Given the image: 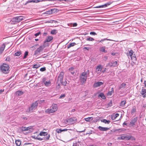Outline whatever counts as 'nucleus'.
Instances as JSON below:
<instances>
[{
  "label": "nucleus",
  "mask_w": 146,
  "mask_h": 146,
  "mask_svg": "<svg viewBox=\"0 0 146 146\" xmlns=\"http://www.w3.org/2000/svg\"><path fill=\"white\" fill-rule=\"evenodd\" d=\"M9 65L5 63H3L0 67L1 72L5 74H7L9 72Z\"/></svg>",
  "instance_id": "obj_1"
},
{
  "label": "nucleus",
  "mask_w": 146,
  "mask_h": 146,
  "mask_svg": "<svg viewBox=\"0 0 146 146\" xmlns=\"http://www.w3.org/2000/svg\"><path fill=\"white\" fill-rule=\"evenodd\" d=\"M89 74V70L82 72L80 75V79L82 82L83 83L85 82L87 78V75Z\"/></svg>",
  "instance_id": "obj_2"
},
{
  "label": "nucleus",
  "mask_w": 146,
  "mask_h": 146,
  "mask_svg": "<svg viewBox=\"0 0 146 146\" xmlns=\"http://www.w3.org/2000/svg\"><path fill=\"white\" fill-rule=\"evenodd\" d=\"M64 73L63 72H61L59 74L58 77V80L60 81L61 84L63 86L66 85L67 82L66 81L63 82Z\"/></svg>",
  "instance_id": "obj_3"
},
{
  "label": "nucleus",
  "mask_w": 146,
  "mask_h": 146,
  "mask_svg": "<svg viewBox=\"0 0 146 146\" xmlns=\"http://www.w3.org/2000/svg\"><path fill=\"white\" fill-rule=\"evenodd\" d=\"M38 105V103L37 101L35 102L34 103H33L31 106L27 110L26 112L28 113L33 112V111L36 109Z\"/></svg>",
  "instance_id": "obj_4"
},
{
  "label": "nucleus",
  "mask_w": 146,
  "mask_h": 146,
  "mask_svg": "<svg viewBox=\"0 0 146 146\" xmlns=\"http://www.w3.org/2000/svg\"><path fill=\"white\" fill-rule=\"evenodd\" d=\"M57 105L55 104H54L53 105L52 107H51L50 108L47 109L45 111V112L46 113H50L56 111L57 110Z\"/></svg>",
  "instance_id": "obj_5"
},
{
  "label": "nucleus",
  "mask_w": 146,
  "mask_h": 146,
  "mask_svg": "<svg viewBox=\"0 0 146 146\" xmlns=\"http://www.w3.org/2000/svg\"><path fill=\"white\" fill-rule=\"evenodd\" d=\"M44 48L43 46H40L39 48L35 51L34 55L37 56L40 54V53L41 52Z\"/></svg>",
  "instance_id": "obj_6"
},
{
  "label": "nucleus",
  "mask_w": 146,
  "mask_h": 146,
  "mask_svg": "<svg viewBox=\"0 0 146 146\" xmlns=\"http://www.w3.org/2000/svg\"><path fill=\"white\" fill-rule=\"evenodd\" d=\"M24 17L22 16L14 17L13 19L14 21L16 22H19L23 20Z\"/></svg>",
  "instance_id": "obj_7"
},
{
  "label": "nucleus",
  "mask_w": 146,
  "mask_h": 146,
  "mask_svg": "<svg viewBox=\"0 0 146 146\" xmlns=\"http://www.w3.org/2000/svg\"><path fill=\"white\" fill-rule=\"evenodd\" d=\"M107 66H110V67H115L117 66V62L116 61H111L110 62H109Z\"/></svg>",
  "instance_id": "obj_8"
},
{
  "label": "nucleus",
  "mask_w": 146,
  "mask_h": 146,
  "mask_svg": "<svg viewBox=\"0 0 146 146\" xmlns=\"http://www.w3.org/2000/svg\"><path fill=\"white\" fill-rule=\"evenodd\" d=\"M129 136L127 135L123 134L121 135L120 137H118V139L119 140H128L129 139Z\"/></svg>",
  "instance_id": "obj_9"
},
{
  "label": "nucleus",
  "mask_w": 146,
  "mask_h": 146,
  "mask_svg": "<svg viewBox=\"0 0 146 146\" xmlns=\"http://www.w3.org/2000/svg\"><path fill=\"white\" fill-rule=\"evenodd\" d=\"M137 117H136L132 119L130 122V124L131 126H133L135 125L136 122L137 120Z\"/></svg>",
  "instance_id": "obj_10"
},
{
  "label": "nucleus",
  "mask_w": 146,
  "mask_h": 146,
  "mask_svg": "<svg viewBox=\"0 0 146 146\" xmlns=\"http://www.w3.org/2000/svg\"><path fill=\"white\" fill-rule=\"evenodd\" d=\"M76 121V119L75 118H70L68 119L67 121L70 124H72L75 123Z\"/></svg>",
  "instance_id": "obj_11"
},
{
  "label": "nucleus",
  "mask_w": 146,
  "mask_h": 146,
  "mask_svg": "<svg viewBox=\"0 0 146 146\" xmlns=\"http://www.w3.org/2000/svg\"><path fill=\"white\" fill-rule=\"evenodd\" d=\"M140 93L143 98L146 97V89L144 88H142Z\"/></svg>",
  "instance_id": "obj_12"
},
{
  "label": "nucleus",
  "mask_w": 146,
  "mask_h": 146,
  "mask_svg": "<svg viewBox=\"0 0 146 146\" xmlns=\"http://www.w3.org/2000/svg\"><path fill=\"white\" fill-rule=\"evenodd\" d=\"M104 84L103 82H98L94 84V88H97L103 85Z\"/></svg>",
  "instance_id": "obj_13"
},
{
  "label": "nucleus",
  "mask_w": 146,
  "mask_h": 146,
  "mask_svg": "<svg viewBox=\"0 0 146 146\" xmlns=\"http://www.w3.org/2000/svg\"><path fill=\"white\" fill-rule=\"evenodd\" d=\"M133 51L132 50H131L130 51H129L128 52H126V54L128 58H129V57L130 58L131 56L133 55Z\"/></svg>",
  "instance_id": "obj_14"
},
{
  "label": "nucleus",
  "mask_w": 146,
  "mask_h": 146,
  "mask_svg": "<svg viewBox=\"0 0 146 146\" xmlns=\"http://www.w3.org/2000/svg\"><path fill=\"white\" fill-rule=\"evenodd\" d=\"M102 68L101 65L98 66L96 69V72L98 74H100L101 72Z\"/></svg>",
  "instance_id": "obj_15"
},
{
  "label": "nucleus",
  "mask_w": 146,
  "mask_h": 146,
  "mask_svg": "<svg viewBox=\"0 0 146 146\" xmlns=\"http://www.w3.org/2000/svg\"><path fill=\"white\" fill-rule=\"evenodd\" d=\"M53 39L52 36H48L47 37L46 40L44 41V43H45L46 42H49L52 40Z\"/></svg>",
  "instance_id": "obj_16"
},
{
  "label": "nucleus",
  "mask_w": 146,
  "mask_h": 146,
  "mask_svg": "<svg viewBox=\"0 0 146 146\" xmlns=\"http://www.w3.org/2000/svg\"><path fill=\"white\" fill-rule=\"evenodd\" d=\"M98 129L100 131H106L108 130L109 128L106 127H103L100 126L98 127Z\"/></svg>",
  "instance_id": "obj_17"
},
{
  "label": "nucleus",
  "mask_w": 146,
  "mask_h": 146,
  "mask_svg": "<svg viewBox=\"0 0 146 146\" xmlns=\"http://www.w3.org/2000/svg\"><path fill=\"white\" fill-rule=\"evenodd\" d=\"M5 47V44H3L0 47V55L3 53Z\"/></svg>",
  "instance_id": "obj_18"
},
{
  "label": "nucleus",
  "mask_w": 146,
  "mask_h": 146,
  "mask_svg": "<svg viewBox=\"0 0 146 146\" xmlns=\"http://www.w3.org/2000/svg\"><path fill=\"white\" fill-rule=\"evenodd\" d=\"M68 71L72 75H74L75 73L74 69L73 67L70 68L68 69Z\"/></svg>",
  "instance_id": "obj_19"
},
{
  "label": "nucleus",
  "mask_w": 146,
  "mask_h": 146,
  "mask_svg": "<svg viewBox=\"0 0 146 146\" xmlns=\"http://www.w3.org/2000/svg\"><path fill=\"white\" fill-rule=\"evenodd\" d=\"M32 128L31 126L28 127H22L21 128V130L22 131H28V130Z\"/></svg>",
  "instance_id": "obj_20"
},
{
  "label": "nucleus",
  "mask_w": 146,
  "mask_h": 146,
  "mask_svg": "<svg viewBox=\"0 0 146 146\" xmlns=\"http://www.w3.org/2000/svg\"><path fill=\"white\" fill-rule=\"evenodd\" d=\"M44 84L46 86L48 87L51 86V82L50 80H48L46 82H45Z\"/></svg>",
  "instance_id": "obj_21"
},
{
  "label": "nucleus",
  "mask_w": 146,
  "mask_h": 146,
  "mask_svg": "<svg viewBox=\"0 0 146 146\" xmlns=\"http://www.w3.org/2000/svg\"><path fill=\"white\" fill-rule=\"evenodd\" d=\"M16 95L18 96H21L23 94L24 92L21 91H18L16 92Z\"/></svg>",
  "instance_id": "obj_22"
},
{
  "label": "nucleus",
  "mask_w": 146,
  "mask_h": 146,
  "mask_svg": "<svg viewBox=\"0 0 146 146\" xmlns=\"http://www.w3.org/2000/svg\"><path fill=\"white\" fill-rule=\"evenodd\" d=\"M98 97H100L103 99L104 100L106 98L104 94L102 92L100 93L98 96Z\"/></svg>",
  "instance_id": "obj_23"
},
{
  "label": "nucleus",
  "mask_w": 146,
  "mask_h": 146,
  "mask_svg": "<svg viewBox=\"0 0 146 146\" xmlns=\"http://www.w3.org/2000/svg\"><path fill=\"white\" fill-rule=\"evenodd\" d=\"M41 66V65L39 63H37L34 65L33 66V68H37Z\"/></svg>",
  "instance_id": "obj_24"
},
{
  "label": "nucleus",
  "mask_w": 146,
  "mask_h": 146,
  "mask_svg": "<svg viewBox=\"0 0 146 146\" xmlns=\"http://www.w3.org/2000/svg\"><path fill=\"white\" fill-rule=\"evenodd\" d=\"M126 85V84L125 83H123L120 86L119 88V89H123L125 88V87Z\"/></svg>",
  "instance_id": "obj_25"
},
{
  "label": "nucleus",
  "mask_w": 146,
  "mask_h": 146,
  "mask_svg": "<svg viewBox=\"0 0 146 146\" xmlns=\"http://www.w3.org/2000/svg\"><path fill=\"white\" fill-rule=\"evenodd\" d=\"M76 44L75 42H72L69 44L68 45H67V48H69L70 47L72 46H73L75 45Z\"/></svg>",
  "instance_id": "obj_26"
},
{
  "label": "nucleus",
  "mask_w": 146,
  "mask_h": 146,
  "mask_svg": "<svg viewBox=\"0 0 146 146\" xmlns=\"http://www.w3.org/2000/svg\"><path fill=\"white\" fill-rule=\"evenodd\" d=\"M100 50L101 52H104L105 53H106L107 52V51L106 50H105V46H103L100 48Z\"/></svg>",
  "instance_id": "obj_27"
},
{
  "label": "nucleus",
  "mask_w": 146,
  "mask_h": 146,
  "mask_svg": "<svg viewBox=\"0 0 146 146\" xmlns=\"http://www.w3.org/2000/svg\"><path fill=\"white\" fill-rule=\"evenodd\" d=\"M15 143L17 146H20L21 143V141L19 140H17L15 141Z\"/></svg>",
  "instance_id": "obj_28"
},
{
  "label": "nucleus",
  "mask_w": 146,
  "mask_h": 146,
  "mask_svg": "<svg viewBox=\"0 0 146 146\" xmlns=\"http://www.w3.org/2000/svg\"><path fill=\"white\" fill-rule=\"evenodd\" d=\"M102 122H103L105 123H107L108 124H109L110 121V120H107L106 119H103L101 120Z\"/></svg>",
  "instance_id": "obj_29"
},
{
  "label": "nucleus",
  "mask_w": 146,
  "mask_h": 146,
  "mask_svg": "<svg viewBox=\"0 0 146 146\" xmlns=\"http://www.w3.org/2000/svg\"><path fill=\"white\" fill-rule=\"evenodd\" d=\"M21 54V51H18L15 53L14 56H19Z\"/></svg>",
  "instance_id": "obj_30"
},
{
  "label": "nucleus",
  "mask_w": 146,
  "mask_h": 146,
  "mask_svg": "<svg viewBox=\"0 0 146 146\" xmlns=\"http://www.w3.org/2000/svg\"><path fill=\"white\" fill-rule=\"evenodd\" d=\"M126 101L125 100L122 101L120 104V106L121 107H124L126 104Z\"/></svg>",
  "instance_id": "obj_31"
},
{
  "label": "nucleus",
  "mask_w": 146,
  "mask_h": 146,
  "mask_svg": "<svg viewBox=\"0 0 146 146\" xmlns=\"http://www.w3.org/2000/svg\"><path fill=\"white\" fill-rule=\"evenodd\" d=\"M47 134H48L46 132L42 131L40 133L39 135L40 136H45L47 135Z\"/></svg>",
  "instance_id": "obj_32"
},
{
  "label": "nucleus",
  "mask_w": 146,
  "mask_h": 146,
  "mask_svg": "<svg viewBox=\"0 0 146 146\" xmlns=\"http://www.w3.org/2000/svg\"><path fill=\"white\" fill-rule=\"evenodd\" d=\"M130 58L133 61H135L136 60V58L134 54L133 55V54L132 56H131V57Z\"/></svg>",
  "instance_id": "obj_33"
},
{
  "label": "nucleus",
  "mask_w": 146,
  "mask_h": 146,
  "mask_svg": "<svg viewBox=\"0 0 146 146\" xmlns=\"http://www.w3.org/2000/svg\"><path fill=\"white\" fill-rule=\"evenodd\" d=\"M54 10L53 9H51L50 10H49L48 11H47L46 12V14H51L53 13V11Z\"/></svg>",
  "instance_id": "obj_34"
},
{
  "label": "nucleus",
  "mask_w": 146,
  "mask_h": 146,
  "mask_svg": "<svg viewBox=\"0 0 146 146\" xmlns=\"http://www.w3.org/2000/svg\"><path fill=\"white\" fill-rule=\"evenodd\" d=\"M86 40H87L91 41H93L94 40V38H92L90 36H89L87 38Z\"/></svg>",
  "instance_id": "obj_35"
},
{
  "label": "nucleus",
  "mask_w": 146,
  "mask_h": 146,
  "mask_svg": "<svg viewBox=\"0 0 146 146\" xmlns=\"http://www.w3.org/2000/svg\"><path fill=\"white\" fill-rule=\"evenodd\" d=\"M85 120L87 121H92L93 119L92 117H88L85 119Z\"/></svg>",
  "instance_id": "obj_36"
},
{
  "label": "nucleus",
  "mask_w": 146,
  "mask_h": 146,
  "mask_svg": "<svg viewBox=\"0 0 146 146\" xmlns=\"http://www.w3.org/2000/svg\"><path fill=\"white\" fill-rule=\"evenodd\" d=\"M32 2L35 3V0H29L26 2V3H25V5H27V4L29 3Z\"/></svg>",
  "instance_id": "obj_37"
},
{
  "label": "nucleus",
  "mask_w": 146,
  "mask_h": 146,
  "mask_svg": "<svg viewBox=\"0 0 146 146\" xmlns=\"http://www.w3.org/2000/svg\"><path fill=\"white\" fill-rule=\"evenodd\" d=\"M129 140H130L131 141H134L135 140V137L132 136H129Z\"/></svg>",
  "instance_id": "obj_38"
},
{
  "label": "nucleus",
  "mask_w": 146,
  "mask_h": 146,
  "mask_svg": "<svg viewBox=\"0 0 146 146\" xmlns=\"http://www.w3.org/2000/svg\"><path fill=\"white\" fill-rule=\"evenodd\" d=\"M28 55V52L27 51H25V53L24 56L23 57V59H25L26 58H27V56Z\"/></svg>",
  "instance_id": "obj_39"
},
{
  "label": "nucleus",
  "mask_w": 146,
  "mask_h": 146,
  "mask_svg": "<svg viewBox=\"0 0 146 146\" xmlns=\"http://www.w3.org/2000/svg\"><path fill=\"white\" fill-rule=\"evenodd\" d=\"M109 40V41H111V40H111V39H107V38H104V39H101V40H100V41H101V43H102V42L105 41V40Z\"/></svg>",
  "instance_id": "obj_40"
},
{
  "label": "nucleus",
  "mask_w": 146,
  "mask_h": 146,
  "mask_svg": "<svg viewBox=\"0 0 146 146\" xmlns=\"http://www.w3.org/2000/svg\"><path fill=\"white\" fill-rule=\"evenodd\" d=\"M57 33V31L56 30H52L51 31V33L52 35L56 34Z\"/></svg>",
  "instance_id": "obj_41"
},
{
  "label": "nucleus",
  "mask_w": 146,
  "mask_h": 146,
  "mask_svg": "<svg viewBox=\"0 0 146 146\" xmlns=\"http://www.w3.org/2000/svg\"><path fill=\"white\" fill-rule=\"evenodd\" d=\"M34 138L36 139H37L38 140H42L43 139L42 138H40V137H39L38 136H37L36 137L35 136L34 137Z\"/></svg>",
  "instance_id": "obj_42"
},
{
  "label": "nucleus",
  "mask_w": 146,
  "mask_h": 146,
  "mask_svg": "<svg viewBox=\"0 0 146 146\" xmlns=\"http://www.w3.org/2000/svg\"><path fill=\"white\" fill-rule=\"evenodd\" d=\"M112 105V100H110L108 104V107H111Z\"/></svg>",
  "instance_id": "obj_43"
},
{
  "label": "nucleus",
  "mask_w": 146,
  "mask_h": 146,
  "mask_svg": "<svg viewBox=\"0 0 146 146\" xmlns=\"http://www.w3.org/2000/svg\"><path fill=\"white\" fill-rule=\"evenodd\" d=\"M80 141H78V142H76L75 143H74L73 144V146H80L79 145L78 143H80Z\"/></svg>",
  "instance_id": "obj_44"
},
{
  "label": "nucleus",
  "mask_w": 146,
  "mask_h": 146,
  "mask_svg": "<svg viewBox=\"0 0 146 146\" xmlns=\"http://www.w3.org/2000/svg\"><path fill=\"white\" fill-rule=\"evenodd\" d=\"M113 93V91H109L107 93V95L108 96H111Z\"/></svg>",
  "instance_id": "obj_45"
},
{
  "label": "nucleus",
  "mask_w": 146,
  "mask_h": 146,
  "mask_svg": "<svg viewBox=\"0 0 146 146\" xmlns=\"http://www.w3.org/2000/svg\"><path fill=\"white\" fill-rule=\"evenodd\" d=\"M136 111V108L135 107H133L131 111V113H134Z\"/></svg>",
  "instance_id": "obj_46"
},
{
  "label": "nucleus",
  "mask_w": 146,
  "mask_h": 146,
  "mask_svg": "<svg viewBox=\"0 0 146 146\" xmlns=\"http://www.w3.org/2000/svg\"><path fill=\"white\" fill-rule=\"evenodd\" d=\"M46 70V68L45 67L41 68L40 69V71L41 72L44 71Z\"/></svg>",
  "instance_id": "obj_47"
},
{
  "label": "nucleus",
  "mask_w": 146,
  "mask_h": 146,
  "mask_svg": "<svg viewBox=\"0 0 146 146\" xmlns=\"http://www.w3.org/2000/svg\"><path fill=\"white\" fill-rule=\"evenodd\" d=\"M56 132L58 133H60L62 132V129H57L56 130Z\"/></svg>",
  "instance_id": "obj_48"
},
{
  "label": "nucleus",
  "mask_w": 146,
  "mask_h": 146,
  "mask_svg": "<svg viewBox=\"0 0 146 146\" xmlns=\"http://www.w3.org/2000/svg\"><path fill=\"white\" fill-rule=\"evenodd\" d=\"M41 34V32L40 31H39L38 32L35 33V36H36V37L38 36L39 35H40Z\"/></svg>",
  "instance_id": "obj_49"
},
{
  "label": "nucleus",
  "mask_w": 146,
  "mask_h": 146,
  "mask_svg": "<svg viewBox=\"0 0 146 146\" xmlns=\"http://www.w3.org/2000/svg\"><path fill=\"white\" fill-rule=\"evenodd\" d=\"M65 96H66V95H65V94H62L60 96L59 98L60 99L63 98L65 97Z\"/></svg>",
  "instance_id": "obj_50"
},
{
  "label": "nucleus",
  "mask_w": 146,
  "mask_h": 146,
  "mask_svg": "<svg viewBox=\"0 0 146 146\" xmlns=\"http://www.w3.org/2000/svg\"><path fill=\"white\" fill-rule=\"evenodd\" d=\"M90 34L91 35H97V34L94 32H91L90 33Z\"/></svg>",
  "instance_id": "obj_51"
},
{
  "label": "nucleus",
  "mask_w": 146,
  "mask_h": 146,
  "mask_svg": "<svg viewBox=\"0 0 146 146\" xmlns=\"http://www.w3.org/2000/svg\"><path fill=\"white\" fill-rule=\"evenodd\" d=\"M46 78L45 77H44L42 79V82L43 83H45V82H46Z\"/></svg>",
  "instance_id": "obj_52"
},
{
  "label": "nucleus",
  "mask_w": 146,
  "mask_h": 146,
  "mask_svg": "<svg viewBox=\"0 0 146 146\" xmlns=\"http://www.w3.org/2000/svg\"><path fill=\"white\" fill-rule=\"evenodd\" d=\"M104 7V5H102L100 6H98L96 7V8H102Z\"/></svg>",
  "instance_id": "obj_53"
},
{
  "label": "nucleus",
  "mask_w": 146,
  "mask_h": 146,
  "mask_svg": "<svg viewBox=\"0 0 146 146\" xmlns=\"http://www.w3.org/2000/svg\"><path fill=\"white\" fill-rule=\"evenodd\" d=\"M108 56H104V60L106 61L107 60H108Z\"/></svg>",
  "instance_id": "obj_54"
},
{
  "label": "nucleus",
  "mask_w": 146,
  "mask_h": 146,
  "mask_svg": "<svg viewBox=\"0 0 146 146\" xmlns=\"http://www.w3.org/2000/svg\"><path fill=\"white\" fill-rule=\"evenodd\" d=\"M10 60V58L9 57H7V58L5 59V60L6 61H9Z\"/></svg>",
  "instance_id": "obj_55"
},
{
  "label": "nucleus",
  "mask_w": 146,
  "mask_h": 146,
  "mask_svg": "<svg viewBox=\"0 0 146 146\" xmlns=\"http://www.w3.org/2000/svg\"><path fill=\"white\" fill-rule=\"evenodd\" d=\"M111 118L112 120H115L116 118H115V117H114V115H111Z\"/></svg>",
  "instance_id": "obj_56"
},
{
  "label": "nucleus",
  "mask_w": 146,
  "mask_h": 146,
  "mask_svg": "<svg viewBox=\"0 0 146 146\" xmlns=\"http://www.w3.org/2000/svg\"><path fill=\"white\" fill-rule=\"evenodd\" d=\"M119 114L117 113H116L114 115V117H115V118H116L119 116Z\"/></svg>",
  "instance_id": "obj_57"
},
{
  "label": "nucleus",
  "mask_w": 146,
  "mask_h": 146,
  "mask_svg": "<svg viewBox=\"0 0 146 146\" xmlns=\"http://www.w3.org/2000/svg\"><path fill=\"white\" fill-rule=\"evenodd\" d=\"M110 5V4L107 3L105 4L104 5H104V7H107L108 5Z\"/></svg>",
  "instance_id": "obj_58"
},
{
  "label": "nucleus",
  "mask_w": 146,
  "mask_h": 146,
  "mask_svg": "<svg viewBox=\"0 0 146 146\" xmlns=\"http://www.w3.org/2000/svg\"><path fill=\"white\" fill-rule=\"evenodd\" d=\"M77 25V24L76 23H74L73 24V27H75Z\"/></svg>",
  "instance_id": "obj_59"
},
{
  "label": "nucleus",
  "mask_w": 146,
  "mask_h": 146,
  "mask_svg": "<svg viewBox=\"0 0 146 146\" xmlns=\"http://www.w3.org/2000/svg\"><path fill=\"white\" fill-rule=\"evenodd\" d=\"M50 135H49L48 136L46 137V140H48L49 139V137H50Z\"/></svg>",
  "instance_id": "obj_60"
},
{
  "label": "nucleus",
  "mask_w": 146,
  "mask_h": 146,
  "mask_svg": "<svg viewBox=\"0 0 146 146\" xmlns=\"http://www.w3.org/2000/svg\"><path fill=\"white\" fill-rule=\"evenodd\" d=\"M107 70V68H104V70H102V72L104 73Z\"/></svg>",
  "instance_id": "obj_61"
},
{
  "label": "nucleus",
  "mask_w": 146,
  "mask_h": 146,
  "mask_svg": "<svg viewBox=\"0 0 146 146\" xmlns=\"http://www.w3.org/2000/svg\"><path fill=\"white\" fill-rule=\"evenodd\" d=\"M30 144H31V143H29L27 142V143H24V145H29Z\"/></svg>",
  "instance_id": "obj_62"
},
{
  "label": "nucleus",
  "mask_w": 146,
  "mask_h": 146,
  "mask_svg": "<svg viewBox=\"0 0 146 146\" xmlns=\"http://www.w3.org/2000/svg\"><path fill=\"white\" fill-rule=\"evenodd\" d=\"M4 92V90H2V89L0 90V94H1Z\"/></svg>",
  "instance_id": "obj_63"
},
{
  "label": "nucleus",
  "mask_w": 146,
  "mask_h": 146,
  "mask_svg": "<svg viewBox=\"0 0 146 146\" xmlns=\"http://www.w3.org/2000/svg\"><path fill=\"white\" fill-rule=\"evenodd\" d=\"M144 84L145 87L146 88V81H144Z\"/></svg>",
  "instance_id": "obj_64"
}]
</instances>
